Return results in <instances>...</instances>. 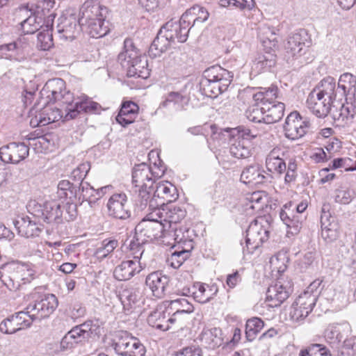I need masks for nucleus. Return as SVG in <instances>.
<instances>
[{"label":"nucleus","instance_id":"1","mask_svg":"<svg viewBox=\"0 0 356 356\" xmlns=\"http://www.w3.org/2000/svg\"><path fill=\"white\" fill-rule=\"evenodd\" d=\"M151 212L136 225L135 228L134 239L131 241L129 248L131 251L144 250L143 245L149 241L162 237L166 230L164 225L158 217L151 218Z\"/></svg>","mask_w":356,"mask_h":356},{"label":"nucleus","instance_id":"2","mask_svg":"<svg viewBox=\"0 0 356 356\" xmlns=\"http://www.w3.org/2000/svg\"><path fill=\"white\" fill-rule=\"evenodd\" d=\"M118 60L122 67L127 70L129 76L147 79L149 76L147 60L140 56L132 39L124 40V51L120 53Z\"/></svg>","mask_w":356,"mask_h":356},{"label":"nucleus","instance_id":"3","mask_svg":"<svg viewBox=\"0 0 356 356\" xmlns=\"http://www.w3.org/2000/svg\"><path fill=\"white\" fill-rule=\"evenodd\" d=\"M311 41L307 32L300 29L291 33L284 45L285 57L287 62L292 65H302L310 62L309 57L306 54L308 52Z\"/></svg>","mask_w":356,"mask_h":356},{"label":"nucleus","instance_id":"4","mask_svg":"<svg viewBox=\"0 0 356 356\" xmlns=\"http://www.w3.org/2000/svg\"><path fill=\"white\" fill-rule=\"evenodd\" d=\"M26 209L33 218H40L47 223L59 224L63 222V211L57 201L47 202L42 208L35 200H31Z\"/></svg>","mask_w":356,"mask_h":356},{"label":"nucleus","instance_id":"5","mask_svg":"<svg viewBox=\"0 0 356 356\" xmlns=\"http://www.w3.org/2000/svg\"><path fill=\"white\" fill-rule=\"evenodd\" d=\"M236 134L233 136L229 147L230 154L237 159H245L251 153V140L257 138L258 132L243 126L234 129Z\"/></svg>","mask_w":356,"mask_h":356},{"label":"nucleus","instance_id":"6","mask_svg":"<svg viewBox=\"0 0 356 356\" xmlns=\"http://www.w3.org/2000/svg\"><path fill=\"white\" fill-rule=\"evenodd\" d=\"M270 224L265 216L252 222L246 231V246L248 252H253L269 237Z\"/></svg>","mask_w":356,"mask_h":356},{"label":"nucleus","instance_id":"7","mask_svg":"<svg viewBox=\"0 0 356 356\" xmlns=\"http://www.w3.org/2000/svg\"><path fill=\"white\" fill-rule=\"evenodd\" d=\"M98 326L92 321H86L82 324L72 327L61 339L60 350L65 351L73 348L76 344L83 343L96 334Z\"/></svg>","mask_w":356,"mask_h":356},{"label":"nucleus","instance_id":"8","mask_svg":"<svg viewBox=\"0 0 356 356\" xmlns=\"http://www.w3.org/2000/svg\"><path fill=\"white\" fill-rule=\"evenodd\" d=\"M40 93L42 96H46L47 101L44 104L60 102L68 106L74 102L73 94L66 89L65 82L60 78L49 80Z\"/></svg>","mask_w":356,"mask_h":356},{"label":"nucleus","instance_id":"9","mask_svg":"<svg viewBox=\"0 0 356 356\" xmlns=\"http://www.w3.org/2000/svg\"><path fill=\"white\" fill-rule=\"evenodd\" d=\"M164 174V169L157 166H149L145 163L136 165L132 172V181L136 187L140 188L150 189L156 178L162 177Z\"/></svg>","mask_w":356,"mask_h":356},{"label":"nucleus","instance_id":"10","mask_svg":"<svg viewBox=\"0 0 356 356\" xmlns=\"http://www.w3.org/2000/svg\"><path fill=\"white\" fill-rule=\"evenodd\" d=\"M293 291V283L289 279L280 277L275 284L270 285L266 291V301L270 307H278L284 302Z\"/></svg>","mask_w":356,"mask_h":356},{"label":"nucleus","instance_id":"11","mask_svg":"<svg viewBox=\"0 0 356 356\" xmlns=\"http://www.w3.org/2000/svg\"><path fill=\"white\" fill-rule=\"evenodd\" d=\"M203 76L211 80V83L216 97L227 90L233 77L232 72L219 65H213L209 67L204 72Z\"/></svg>","mask_w":356,"mask_h":356},{"label":"nucleus","instance_id":"12","mask_svg":"<svg viewBox=\"0 0 356 356\" xmlns=\"http://www.w3.org/2000/svg\"><path fill=\"white\" fill-rule=\"evenodd\" d=\"M144 251L145 250H142L140 252L138 250L132 251L134 259L123 261L117 266L113 272L115 278L120 281H127L139 273L143 269L140 259Z\"/></svg>","mask_w":356,"mask_h":356},{"label":"nucleus","instance_id":"13","mask_svg":"<svg viewBox=\"0 0 356 356\" xmlns=\"http://www.w3.org/2000/svg\"><path fill=\"white\" fill-rule=\"evenodd\" d=\"M159 206L151 212L150 217H158L164 225H166L167 229L175 226L186 216V210L179 206L165 204Z\"/></svg>","mask_w":356,"mask_h":356},{"label":"nucleus","instance_id":"14","mask_svg":"<svg viewBox=\"0 0 356 356\" xmlns=\"http://www.w3.org/2000/svg\"><path fill=\"white\" fill-rule=\"evenodd\" d=\"M29 45L26 37H19L11 42L0 45V55L2 58L17 62L26 60L25 51Z\"/></svg>","mask_w":356,"mask_h":356},{"label":"nucleus","instance_id":"15","mask_svg":"<svg viewBox=\"0 0 356 356\" xmlns=\"http://www.w3.org/2000/svg\"><path fill=\"white\" fill-rule=\"evenodd\" d=\"M330 206L324 204L321 211V236L327 243L336 241L339 236V225L330 212Z\"/></svg>","mask_w":356,"mask_h":356},{"label":"nucleus","instance_id":"16","mask_svg":"<svg viewBox=\"0 0 356 356\" xmlns=\"http://www.w3.org/2000/svg\"><path fill=\"white\" fill-rule=\"evenodd\" d=\"M74 106L71 104L65 108V119L67 120L75 118L81 111L86 113H95L101 108L98 103L93 102L84 94L74 97Z\"/></svg>","mask_w":356,"mask_h":356},{"label":"nucleus","instance_id":"17","mask_svg":"<svg viewBox=\"0 0 356 356\" xmlns=\"http://www.w3.org/2000/svg\"><path fill=\"white\" fill-rule=\"evenodd\" d=\"M29 154V147L24 143H10L0 148V159L6 163L17 164Z\"/></svg>","mask_w":356,"mask_h":356},{"label":"nucleus","instance_id":"18","mask_svg":"<svg viewBox=\"0 0 356 356\" xmlns=\"http://www.w3.org/2000/svg\"><path fill=\"white\" fill-rule=\"evenodd\" d=\"M309 127V122L303 120L297 112L291 113L286 118L284 130L286 138L296 140L302 137Z\"/></svg>","mask_w":356,"mask_h":356},{"label":"nucleus","instance_id":"19","mask_svg":"<svg viewBox=\"0 0 356 356\" xmlns=\"http://www.w3.org/2000/svg\"><path fill=\"white\" fill-rule=\"evenodd\" d=\"M109 216L119 219H127L130 217L127 196L124 193H114L107 202Z\"/></svg>","mask_w":356,"mask_h":356},{"label":"nucleus","instance_id":"20","mask_svg":"<svg viewBox=\"0 0 356 356\" xmlns=\"http://www.w3.org/2000/svg\"><path fill=\"white\" fill-rule=\"evenodd\" d=\"M292 202L285 204L280 209V217L282 221L286 225L287 227V236H295L298 234L302 225V217L300 215H296Z\"/></svg>","mask_w":356,"mask_h":356},{"label":"nucleus","instance_id":"21","mask_svg":"<svg viewBox=\"0 0 356 356\" xmlns=\"http://www.w3.org/2000/svg\"><path fill=\"white\" fill-rule=\"evenodd\" d=\"M32 324V321L22 311L15 313L0 323V332L12 334L17 331L27 328Z\"/></svg>","mask_w":356,"mask_h":356},{"label":"nucleus","instance_id":"22","mask_svg":"<svg viewBox=\"0 0 356 356\" xmlns=\"http://www.w3.org/2000/svg\"><path fill=\"white\" fill-rule=\"evenodd\" d=\"M115 350L123 356H144L145 346L140 341L132 337L126 335L115 343Z\"/></svg>","mask_w":356,"mask_h":356},{"label":"nucleus","instance_id":"23","mask_svg":"<svg viewBox=\"0 0 356 356\" xmlns=\"http://www.w3.org/2000/svg\"><path fill=\"white\" fill-rule=\"evenodd\" d=\"M107 8L90 1L85 2L80 9L79 24L88 23L89 21L106 19Z\"/></svg>","mask_w":356,"mask_h":356},{"label":"nucleus","instance_id":"24","mask_svg":"<svg viewBox=\"0 0 356 356\" xmlns=\"http://www.w3.org/2000/svg\"><path fill=\"white\" fill-rule=\"evenodd\" d=\"M19 264H7L0 268V280L10 290L16 291L22 284Z\"/></svg>","mask_w":356,"mask_h":356},{"label":"nucleus","instance_id":"25","mask_svg":"<svg viewBox=\"0 0 356 356\" xmlns=\"http://www.w3.org/2000/svg\"><path fill=\"white\" fill-rule=\"evenodd\" d=\"M308 109L318 118H325L330 113L333 104L326 98L321 97L315 92L311 91L306 101Z\"/></svg>","mask_w":356,"mask_h":356},{"label":"nucleus","instance_id":"26","mask_svg":"<svg viewBox=\"0 0 356 356\" xmlns=\"http://www.w3.org/2000/svg\"><path fill=\"white\" fill-rule=\"evenodd\" d=\"M19 234L26 238L38 236L42 232L40 219L26 216L15 222Z\"/></svg>","mask_w":356,"mask_h":356},{"label":"nucleus","instance_id":"27","mask_svg":"<svg viewBox=\"0 0 356 356\" xmlns=\"http://www.w3.org/2000/svg\"><path fill=\"white\" fill-rule=\"evenodd\" d=\"M151 188H140L138 194L135 199L134 209L138 213L145 211L147 213L152 212L154 208H159L163 202H156L155 197L151 198Z\"/></svg>","mask_w":356,"mask_h":356},{"label":"nucleus","instance_id":"28","mask_svg":"<svg viewBox=\"0 0 356 356\" xmlns=\"http://www.w3.org/2000/svg\"><path fill=\"white\" fill-rule=\"evenodd\" d=\"M168 282V277L159 271H156L147 276L145 284L152 291L154 297L161 298L165 294V290Z\"/></svg>","mask_w":356,"mask_h":356},{"label":"nucleus","instance_id":"29","mask_svg":"<svg viewBox=\"0 0 356 356\" xmlns=\"http://www.w3.org/2000/svg\"><path fill=\"white\" fill-rule=\"evenodd\" d=\"M79 20L74 15L59 18V23L57 26V31L60 37L65 40H73L79 33Z\"/></svg>","mask_w":356,"mask_h":356},{"label":"nucleus","instance_id":"30","mask_svg":"<svg viewBox=\"0 0 356 356\" xmlns=\"http://www.w3.org/2000/svg\"><path fill=\"white\" fill-rule=\"evenodd\" d=\"M321 97L326 98L327 101L334 104L337 97L336 82L334 78L327 76L312 90Z\"/></svg>","mask_w":356,"mask_h":356},{"label":"nucleus","instance_id":"31","mask_svg":"<svg viewBox=\"0 0 356 356\" xmlns=\"http://www.w3.org/2000/svg\"><path fill=\"white\" fill-rule=\"evenodd\" d=\"M264 170L258 164H252L243 168L241 181L245 184L257 185L265 181Z\"/></svg>","mask_w":356,"mask_h":356},{"label":"nucleus","instance_id":"32","mask_svg":"<svg viewBox=\"0 0 356 356\" xmlns=\"http://www.w3.org/2000/svg\"><path fill=\"white\" fill-rule=\"evenodd\" d=\"M284 152L278 147L273 149L268 154L266 159V165L268 171L277 173H283L286 169V163L282 158Z\"/></svg>","mask_w":356,"mask_h":356},{"label":"nucleus","instance_id":"33","mask_svg":"<svg viewBox=\"0 0 356 356\" xmlns=\"http://www.w3.org/2000/svg\"><path fill=\"white\" fill-rule=\"evenodd\" d=\"M307 302L308 300L306 299L305 296L300 295L298 297L293 303L290 311V316L293 321H300L306 318L312 311L315 305H309Z\"/></svg>","mask_w":356,"mask_h":356},{"label":"nucleus","instance_id":"34","mask_svg":"<svg viewBox=\"0 0 356 356\" xmlns=\"http://www.w3.org/2000/svg\"><path fill=\"white\" fill-rule=\"evenodd\" d=\"M356 113V108L349 102L340 104L339 106L333 104L330 114L334 121L339 124L347 123Z\"/></svg>","mask_w":356,"mask_h":356},{"label":"nucleus","instance_id":"35","mask_svg":"<svg viewBox=\"0 0 356 356\" xmlns=\"http://www.w3.org/2000/svg\"><path fill=\"white\" fill-rule=\"evenodd\" d=\"M177 196L175 186L168 181L157 184L154 192V197H157L161 200L160 202H163V205L165 204V202L170 203L175 200Z\"/></svg>","mask_w":356,"mask_h":356},{"label":"nucleus","instance_id":"36","mask_svg":"<svg viewBox=\"0 0 356 356\" xmlns=\"http://www.w3.org/2000/svg\"><path fill=\"white\" fill-rule=\"evenodd\" d=\"M278 90V88L273 85L268 88H260L258 92L253 94V100L262 106H270L275 103V100L279 97Z\"/></svg>","mask_w":356,"mask_h":356},{"label":"nucleus","instance_id":"37","mask_svg":"<svg viewBox=\"0 0 356 356\" xmlns=\"http://www.w3.org/2000/svg\"><path fill=\"white\" fill-rule=\"evenodd\" d=\"M168 308L163 309L161 307L152 312L147 317V323L152 327H155L162 331H166L170 329L168 324L167 316Z\"/></svg>","mask_w":356,"mask_h":356},{"label":"nucleus","instance_id":"38","mask_svg":"<svg viewBox=\"0 0 356 356\" xmlns=\"http://www.w3.org/2000/svg\"><path fill=\"white\" fill-rule=\"evenodd\" d=\"M200 340L207 348L214 349L222 344L221 330L218 327L204 329L200 334Z\"/></svg>","mask_w":356,"mask_h":356},{"label":"nucleus","instance_id":"39","mask_svg":"<svg viewBox=\"0 0 356 356\" xmlns=\"http://www.w3.org/2000/svg\"><path fill=\"white\" fill-rule=\"evenodd\" d=\"M284 104L280 102L270 106H262L264 111V123L273 124L280 121L284 115Z\"/></svg>","mask_w":356,"mask_h":356},{"label":"nucleus","instance_id":"40","mask_svg":"<svg viewBox=\"0 0 356 356\" xmlns=\"http://www.w3.org/2000/svg\"><path fill=\"white\" fill-rule=\"evenodd\" d=\"M172 41L167 37L161 29L157 34V36L152 42L149 49V54L152 57H158L163 52L167 51L172 44Z\"/></svg>","mask_w":356,"mask_h":356},{"label":"nucleus","instance_id":"41","mask_svg":"<svg viewBox=\"0 0 356 356\" xmlns=\"http://www.w3.org/2000/svg\"><path fill=\"white\" fill-rule=\"evenodd\" d=\"M258 34L264 47L274 51L278 44L276 38V29L274 27L264 24L259 28Z\"/></svg>","mask_w":356,"mask_h":356},{"label":"nucleus","instance_id":"42","mask_svg":"<svg viewBox=\"0 0 356 356\" xmlns=\"http://www.w3.org/2000/svg\"><path fill=\"white\" fill-rule=\"evenodd\" d=\"M276 63V55L272 52H266L262 55H259L254 60L252 65V70L257 73H261L263 71L269 70L273 67Z\"/></svg>","mask_w":356,"mask_h":356},{"label":"nucleus","instance_id":"43","mask_svg":"<svg viewBox=\"0 0 356 356\" xmlns=\"http://www.w3.org/2000/svg\"><path fill=\"white\" fill-rule=\"evenodd\" d=\"M195 290L193 292L194 299L200 303L209 302L217 292V289L204 284H197Z\"/></svg>","mask_w":356,"mask_h":356},{"label":"nucleus","instance_id":"44","mask_svg":"<svg viewBox=\"0 0 356 356\" xmlns=\"http://www.w3.org/2000/svg\"><path fill=\"white\" fill-rule=\"evenodd\" d=\"M58 300L54 294H46L38 298V307H40L41 316L48 317L58 307Z\"/></svg>","mask_w":356,"mask_h":356},{"label":"nucleus","instance_id":"45","mask_svg":"<svg viewBox=\"0 0 356 356\" xmlns=\"http://www.w3.org/2000/svg\"><path fill=\"white\" fill-rule=\"evenodd\" d=\"M108 22H106L105 19H99V21H89L88 23L79 24L80 26H86L87 27L88 34L92 38H102L106 35L109 29L108 26Z\"/></svg>","mask_w":356,"mask_h":356},{"label":"nucleus","instance_id":"46","mask_svg":"<svg viewBox=\"0 0 356 356\" xmlns=\"http://www.w3.org/2000/svg\"><path fill=\"white\" fill-rule=\"evenodd\" d=\"M161 29L163 31V33L168 37L172 42H174L176 39L179 42H184L186 41V40H181L182 38H180L182 35V31L180 28V25H177V22H168L161 28Z\"/></svg>","mask_w":356,"mask_h":356},{"label":"nucleus","instance_id":"47","mask_svg":"<svg viewBox=\"0 0 356 356\" xmlns=\"http://www.w3.org/2000/svg\"><path fill=\"white\" fill-rule=\"evenodd\" d=\"M322 282V280H315L307 286V289L300 294L301 296H305L306 299L308 300L307 303H309V305H316L317 299L323 289V287H321Z\"/></svg>","mask_w":356,"mask_h":356},{"label":"nucleus","instance_id":"48","mask_svg":"<svg viewBox=\"0 0 356 356\" xmlns=\"http://www.w3.org/2000/svg\"><path fill=\"white\" fill-rule=\"evenodd\" d=\"M165 232L170 236L174 237V239L177 243H186L192 241L191 236L190 235V230L186 227H177V225L172 226L170 228H166Z\"/></svg>","mask_w":356,"mask_h":356},{"label":"nucleus","instance_id":"49","mask_svg":"<svg viewBox=\"0 0 356 356\" xmlns=\"http://www.w3.org/2000/svg\"><path fill=\"white\" fill-rule=\"evenodd\" d=\"M266 199L261 191L254 192L246 197V207L255 211H261L266 205Z\"/></svg>","mask_w":356,"mask_h":356},{"label":"nucleus","instance_id":"50","mask_svg":"<svg viewBox=\"0 0 356 356\" xmlns=\"http://www.w3.org/2000/svg\"><path fill=\"white\" fill-rule=\"evenodd\" d=\"M263 327L264 322L261 318L254 317L248 320L245 325L247 339L250 341H253Z\"/></svg>","mask_w":356,"mask_h":356},{"label":"nucleus","instance_id":"51","mask_svg":"<svg viewBox=\"0 0 356 356\" xmlns=\"http://www.w3.org/2000/svg\"><path fill=\"white\" fill-rule=\"evenodd\" d=\"M168 302V309L175 310V314L191 313L193 312V305L185 298H181Z\"/></svg>","mask_w":356,"mask_h":356},{"label":"nucleus","instance_id":"52","mask_svg":"<svg viewBox=\"0 0 356 356\" xmlns=\"http://www.w3.org/2000/svg\"><path fill=\"white\" fill-rule=\"evenodd\" d=\"M188 97L182 95L177 92H171L168 95L165 100L162 102L161 105L165 107L168 106L170 103H173L177 106V109L181 110L188 104Z\"/></svg>","mask_w":356,"mask_h":356},{"label":"nucleus","instance_id":"53","mask_svg":"<svg viewBox=\"0 0 356 356\" xmlns=\"http://www.w3.org/2000/svg\"><path fill=\"white\" fill-rule=\"evenodd\" d=\"M355 195L353 189L346 186H341L336 189L334 200L336 202L347 204L355 197Z\"/></svg>","mask_w":356,"mask_h":356},{"label":"nucleus","instance_id":"54","mask_svg":"<svg viewBox=\"0 0 356 356\" xmlns=\"http://www.w3.org/2000/svg\"><path fill=\"white\" fill-rule=\"evenodd\" d=\"M49 107L45 106L42 110H38L35 106L32 108L29 111V117L30 119V124L33 127H42V120H47L46 112L49 111Z\"/></svg>","mask_w":356,"mask_h":356},{"label":"nucleus","instance_id":"55","mask_svg":"<svg viewBox=\"0 0 356 356\" xmlns=\"http://www.w3.org/2000/svg\"><path fill=\"white\" fill-rule=\"evenodd\" d=\"M118 240L105 239L102 241V246L96 250L95 255L98 259H102L112 252L118 246Z\"/></svg>","mask_w":356,"mask_h":356},{"label":"nucleus","instance_id":"56","mask_svg":"<svg viewBox=\"0 0 356 356\" xmlns=\"http://www.w3.org/2000/svg\"><path fill=\"white\" fill-rule=\"evenodd\" d=\"M52 31L46 29L38 34L37 47L42 51L49 50L54 46Z\"/></svg>","mask_w":356,"mask_h":356},{"label":"nucleus","instance_id":"57","mask_svg":"<svg viewBox=\"0 0 356 356\" xmlns=\"http://www.w3.org/2000/svg\"><path fill=\"white\" fill-rule=\"evenodd\" d=\"M247 119L253 122H264V111L262 105L255 103L250 106L245 113Z\"/></svg>","mask_w":356,"mask_h":356},{"label":"nucleus","instance_id":"58","mask_svg":"<svg viewBox=\"0 0 356 356\" xmlns=\"http://www.w3.org/2000/svg\"><path fill=\"white\" fill-rule=\"evenodd\" d=\"M21 27L24 34H33L42 27L41 18L35 15L29 16L21 22Z\"/></svg>","mask_w":356,"mask_h":356},{"label":"nucleus","instance_id":"59","mask_svg":"<svg viewBox=\"0 0 356 356\" xmlns=\"http://www.w3.org/2000/svg\"><path fill=\"white\" fill-rule=\"evenodd\" d=\"M299 356H331L330 350L323 345L314 343L302 350Z\"/></svg>","mask_w":356,"mask_h":356},{"label":"nucleus","instance_id":"60","mask_svg":"<svg viewBox=\"0 0 356 356\" xmlns=\"http://www.w3.org/2000/svg\"><path fill=\"white\" fill-rule=\"evenodd\" d=\"M78 193L79 202H88L90 207L95 203V200H90V197L94 195L93 193H95V190L88 183L81 182L78 187Z\"/></svg>","mask_w":356,"mask_h":356},{"label":"nucleus","instance_id":"61","mask_svg":"<svg viewBox=\"0 0 356 356\" xmlns=\"http://www.w3.org/2000/svg\"><path fill=\"white\" fill-rule=\"evenodd\" d=\"M190 252L188 250L175 251L168 258V264L174 268H179L189 257Z\"/></svg>","mask_w":356,"mask_h":356},{"label":"nucleus","instance_id":"62","mask_svg":"<svg viewBox=\"0 0 356 356\" xmlns=\"http://www.w3.org/2000/svg\"><path fill=\"white\" fill-rule=\"evenodd\" d=\"M188 13L191 14L193 24L197 22H204L207 20L209 16V12L204 8L198 5L188 9Z\"/></svg>","mask_w":356,"mask_h":356},{"label":"nucleus","instance_id":"63","mask_svg":"<svg viewBox=\"0 0 356 356\" xmlns=\"http://www.w3.org/2000/svg\"><path fill=\"white\" fill-rule=\"evenodd\" d=\"M22 312L27 315V317L32 321V323L37 319L44 318V317L41 316L40 307H38V299L29 303Z\"/></svg>","mask_w":356,"mask_h":356},{"label":"nucleus","instance_id":"64","mask_svg":"<svg viewBox=\"0 0 356 356\" xmlns=\"http://www.w3.org/2000/svg\"><path fill=\"white\" fill-rule=\"evenodd\" d=\"M286 262L287 258L284 254H281L280 256H274L270 260V267L273 270H276L280 273L286 270L287 268Z\"/></svg>","mask_w":356,"mask_h":356}]
</instances>
